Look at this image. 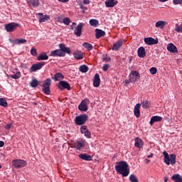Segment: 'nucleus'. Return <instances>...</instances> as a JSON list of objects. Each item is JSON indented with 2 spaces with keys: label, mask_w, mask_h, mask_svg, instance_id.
<instances>
[{
  "label": "nucleus",
  "mask_w": 182,
  "mask_h": 182,
  "mask_svg": "<svg viewBox=\"0 0 182 182\" xmlns=\"http://www.w3.org/2000/svg\"><path fill=\"white\" fill-rule=\"evenodd\" d=\"M115 170L118 174H121L122 177H127L130 174V169H129V165L127 162L124 161H119L115 166Z\"/></svg>",
  "instance_id": "nucleus-1"
},
{
  "label": "nucleus",
  "mask_w": 182,
  "mask_h": 182,
  "mask_svg": "<svg viewBox=\"0 0 182 182\" xmlns=\"http://www.w3.org/2000/svg\"><path fill=\"white\" fill-rule=\"evenodd\" d=\"M60 49L54 50L50 52V55L52 56H60L63 57L65 56V53H68L70 55V48L66 47L65 44H59Z\"/></svg>",
  "instance_id": "nucleus-2"
},
{
  "label": "nucleus",
  "mask_w": 182,
  "mask_h": 182,
  "mask_svg": "<svg viewBox=\"0 0 182 182\" xmlns=\"http://www.w3.org/2000/svg\"><path fill=\"white\" fill-rule=\"evenodd\" d=\"M164 154V161L165 163V164H166L167 166H170V164H171L172 166H173V164H176V154H171L170 156L168 155V153H167V151H164L163 152Z\"/></svg>",
  "instance_id": "nucleus-3"
},
{
  "label": "nucleus",
  "mask_w": 182,
  "mask_h": 182,
  "mask_svg": "<svg viewBox=\"0 0 182 182\" xmlns=\"http://www.w3.org/2000/svg\"><path fill=\"white\" fill-rule=\"evenodd\" d=\"M50 85H52V80L50 78H47L44 80L42 85V90L46 95H50Z\"/></svg>",
  "instance_id": "nucleus-4"
},
{
  "label": "nucleus",
  "mask_w": 182,
  "mask_h": 182,
  "mask_svg": "<svg viewBox=\"0 0 182 182\" xmlns=\"http://www.w3.org/2000/svg\"><path fill=\"white\" fill-rule=\"evenodd\" d=\"M75 124L78 126H82V124H85L87 120V115L81 114L75 117Z\"/></svg>",
  "instance_id": "nucleus-5"
},
{
  "label": "nucleus",
  "mask_w": 182,
  "mask_h": 182,
  "mask_svg": "<svg viewBox=\"0 0 182 182\" xmlns=\"http://www.w3.org/2000/svg\"><path fill=\"white\" fill-rule=\"evenodd\" d=\"M19 25L16 23H7L4 26V29H6V32H14V31H16V28H18Z\"/></svg>",
  "instance_id": "nucleus-6"
},
{
  "label": "nucleus",
  "mask_w": 182,
  "mask_h": 182,
  "mask_svg": "<svg viewBox=\"0 0 182 182\" xmlns=\"http://www.w3.org/2000/svg\"><path fill=\"white\" fill-rule=\"evenodd\" d=\"M129 77L131 83H134V82H137L140 79V74L137 71H132Z\"/></svg>",
  "instance_id": "nucleus-7"
},
{
  "label": "nucleus",
  "mask_w": 182,
  "mask_h": 182,
  "mask_svg": "<svg viewBox=\"0 0 182 182\" xmlns=\"http://www.w3.org/2000/svg\"><path fill=\"white\" fill-rule=\"evenodd\" d=\"M83 26H85V23H80L74 30V34L75 36H82V29H83Z\"/></svg>",
  "instance_id": "nucleus-8"
},
{
  "label": "nucleus",
  "mask_w": 182,
  "mask_h": 182,
  "mask_svg": "<svg viewBox=\"0 0 182 182\" xmlns=\"http://www.w3.org/2000/svg\"><path fill=\"white\" fill-rule=\"evenodd\" d=\"M43 66H45V62L35 63L31 67L30 72H36V70L42 69V67Z\"/></svg>",
  "instance_id": "nucleus-9"
},
{
  "label": "nucleus",
  "mask_w": 182,
  "mask_h": 182,
  "mask_svg": "<svg viewBox=\"0 0 182 182\" xmlns=\"http://www.w3.org/2000/svg\"><path fill=\"white\" fill-rule=\"evenodd\" d=\"M11 164L15 168H21L23 167V161L21 159H14L11 161Z\"/></svg>",
  "instance_id": "nucleus-10"
},
{
  "label": "nucleus",
  "mask_w": 182,
  "mask_h": 182,
  "mask_svg": "<svg viewBox=\"0 0 182 182\" xmlns=\"http://www.w3.org/2000/svg\"><path fill=\"white\" fill-rule=\"evenodd\" d=\"M58 89L60 90H65V89H67V90H70V85L66 81H60L58 84Z\"/></svg>",
  "instance_id": "nucleus-11"
},
{
  "label": "nucleus",
  "mask_w": 182,
  "mask_h": 182,
  "mask_svg": "<svg viewBox=\"0 0 182 182\" xmlns=\"http://www.w3.org/2000/svg\"><path fill=\"white\" fill-rule=\"evenodd\" d=\"M80 132L82 134H85V137H87V139H90L92 137V134H90V132L89 129H87V126L83 125L80 127Z\"/></svg>",
  "instance_id": "nucleus-12"
},
{
  "label": "nucleus",
  "mask_w": 182,
  "mask_h": 182,
  "mask_svg": "<svg viewBox=\"0 0 182 182\" xmlns=\"http://www.w3.org/2000/svg\"><path fill=\"white\" fill-rule=\"evenodd\" d=\"M87 102H89V100L87 99L82 100L80 105L78 106L79 110L81 112H87Z\"/></svg>",
  "instance_id": "nucleus-13"
},
{
  "label": "nucleus",
  "mask_w": 182,
  "mask_h": 182,
  "mask_svg": "<svg viewBox=\"0 0 182 182\" xmlns=\"http://www.w3.org/2000/svg\"><path fill=\"white\" fill-rule=\"evenodd\" d=\"M144 42L146 45H157L159 43V41L156 40L151 37H148L144 38Z\"/></svg>",
  "instance_id": "nucleus-14"
},
{
  "label": "nucleus",
  "mask_w": 182,
  "mask_h": 182,
  "mask_svg": "<svg viewBox=\"0 0 182 182\" xmlns=\"http://www.w3.org/2000/svg\"><path fill=\"white\" fill-rule=\"evenodd\" d=\"M167 50L171 53H178V50L177 49V46H174V44L170 43L167 45Z\"/></svg>",
  "instance_id": "nucleus-15"
},
{
  "label": "nucleus",
  "mask_w": 182,
  "mask_h": 182,
  "mask_svg": "<svg viewBox=\"0 0 182 182\" xmlns=\"http://www.w3.org/2000/svg\"><path fill=\"white\" fill-rule=\"evenodd\" d=\"M107 8H114L117 5V1L116 0H107L105 2Z\"/></svg>",
  "instance_id": "nucleus-16"
},
{
  "label": "nucleus",
  "mask_w": 182,
  "mask_h": 182,
  "mask_svg": "<svg viewBox=\"0 0 182 182\" xmlns=\"http://www.w3.org/2000/svg\"><path fill=\"white\" fill-rule=\"evenodd\" d=\"M122 46H123V40H119L117 42L112 45V50H119Z\"/></svg>",
  "instance_id": "nucleus-17"
},
{
  "label": "nucleus",
  "mask_w": 182,
  "mask_h": 182,
  "mask_svg": "<svg viewBox=\"0 0 182 182\" xmlns=\"http://www.w3.org/2000/svg\"><path fill=\"white\" fill-rule=\"evenodd\" d=\"M93 86L95 87H99L100 86V76L98 73H96L94 76Z\"/></svg>",
  "instance_id": "nucleus-18"
},
{
  "label": "nucleus",
  "mask_w": 182,
  "mask_h": 182,
  "mask_svg": "<svg viewBox=\"0 0 182 182\" xmlns=\"http://www.w3.org/2000/svg\"><path fill=\"white\" fill-rule=\"evenodd\" d=\"M38 16L40 23H42V22H46V21H49V19H50V16L46 14L43 16V14L42 13H39Z\"/></svg>",
  "instance_id": "nucleus-19"
},
{
  "label": "nucleus",
  "mask_w": 182,
  "mask_h": 182,
  "mask_svg": "<svg viewBox=\"0 0 182 182\" xmlns=\"http://www.w3.org/2000/svg\"><path fill=\"white\" fill-rule=\"evenodd\" d=\"M85 146V140L81 139L80 141H77L74 143V147L76 150H80L82 147Z\"/></svg>",
  "instance_id": "nucleus-20"
},
{
  "label": "nucleus",
  "mask_w": 182,
  "mask_h": 182,
  "mask_svg": "<svg viewBox=\"0 0 182 182\" xmlns=\"http://www.w3.org/2000/svg\"><path fill=\"white\" fill-rule=\"evenodd\" d=\"M141 106V104L138 103L134 107V113L137 119H139V117H140V107Z\"/></svg>",
  "instance_id": "nucleus-21"
},
{
  "label": "nucleus",
  "mask_w": 182,
  "mask_h": 182,
  "mask_svg": "<svg viewBox=\"0 0 182 182\" xmlns=\"http://www.w3.org/2000/svg\"><path fill=\"white\" fill-rule=\"evenodd\" d=\"M161 120H163V117L160 116H154L151 118L149 124L153 126L154 123H156V122H161Z\"/></svg>",
  "instance_id": "nucleus-22"
},
{
  "label": "nucleus",
  "mask_w": 182,
  "mask_h": 182,
  "mask_svg": "<svg viewBox=\"0 0 182 182\" xmlns=\"http://www.w3.org/2000/svg\"><path fill=\"white\" fill-rule=\"evenodd\" d=\"M134 140H135V144H134L135 147H137V149H142L144 145L143 140L137 137L135 138Z\"/></svg>",
  "instance_id": "nucleus-23"
},
{
  "label": "nucleus",
  "mask_w": 182,
  "mask_h": 182,
  "mask_svg": "<svg viewBox=\"0 0 182 182\" xmlns=\"http://www.w3.org/2000/svg\"><path fill=\"white\" fill-rule=\"evenodd\" d=\"M137 53L139 58H144L146 56V49L144 48V47H139L138 48Z\"/></svg>",
  "instance_id": "nucleus-24"
},
{
  "label": "nucleus",
  "mask_w": 182,
  "mask_h": 182,
  "mask_svg": "<svg viewBox=\"0 0 182 182\" xmlns=\"http://www.w3.org/2000/svg\"><path fill=\"white\" fill-rule=\"evenodd\" d=\"M168 23L166 21H159L156 23L155 26L156 28H160V29H163L166 25H168Z\"/></svg>",
  "instance_id": "nucleus-25"
},
{
  "label": "nucleus",
  "mask_w": 182,
  "mask_h": 182,
  "mask_svg": "<svg viewBox=\"0 0 182 182\" xmlns=\"http://www.w3.org/2000/svg\"><path fill=\"white\" fill-rule=\"evenodd\" d=\"M79 158L86 161H92V156L87 155V154H80Z\"/></svg>",
  "instance_id": "nucleus-26"
},
{
  "label": "nucleus",
  "mask_w": 182,
  "mask_h": 182,
  "mask_svg": "<svg viewBox=\"0 0 182 182\" xmlns=\"http://www.w3.org/2000/svg\"><path fill=\"white\" fill-rule=\"evenodd\" d=\"M106 35V33L100 29H96L95 30V36L97 39H100L102 36H105Z\"/></svg>",
  "instance_id": "nucleus-27"
},
{
  "label": "nucleus",
  "mask_w": 182,
  "mask_h": 182,
  "mask_svg": "<svg viewBox=\"0 0 182 182\" xmlns=\"http://www.w3.org/2000/svg\"><path fill=\"white\" fill-rule=\"evenodd\" d=\"M49 59V56L46 53H41L38 57L37 60H48Z\"/></svg>",
  "instance_id": "nucleus-28"
},
{
  "label": "nucleus",
  "mask_w": 182,
  "mask_h": 182,
  "mask_svg": "<svg viewBox=\"0 0 182 182\" xmlns=\"http://www.w3.org/2000/svg\"><path fill=\"white\" fill-rule=\"evenodd\" d=\"M64 77H65L63 76V74H62V73H57L54 75V77H53V79H54L55 82H58L59 80H63Z\"/></svg>",
  "instance_id": "nucleus-29"
},
{
  "label": "nucleus",
  "mask_w": 182,
  "mask_h": 182,
  "mask_svg": "<svg viewBox=\"0 0 182 182\" xmlns=\"http://www.w3.org/2000/svg\"><path fill=\"white\" fill-rule=\"evenodd\" d=\"M26 2L29 6H39V1L38 0H26Z\"/></svg>",
  "instance_id": "nucleus-30"
},
{
  "label": "nucleus",
  "mask_w": 182,
  "mask_h": 182,
  "mask_svg": "<svg viewBox=\"0 0 182 182\" xmlns=\"http://www.w3.org/2000/svg\"><path fill=\"white\" fill-rule=\"evenodd\" d=\"M73 56L75 59H77V60H80L83 59V53L81 51L75 52L73 53Z\"/></svg>",
  "instance_id": "nucleus-31"
},
{
  "label": "nucleus",
  "mask_w": 182,
  "mask_h": 182,
  "mask_svg": "<svg viewBox=\"0 0 182 182\" xmlns=\"http://www.w3.org/2000/svg\"><path fill=\"white\" fill-rule=\"evenodd\" d=\"M171 178L175 182H182L181 176H180L179 174H175V175L172 176Z\"/></svg>",
  "instance_id": "nucleus-32"
},
{
  "label": "nucleus",
  "mask_w": 182,
  "mask_h": 182,
  "mask_svg": "<svg viewBox=\"0 0 182 182\" xmlns=\"http://www.w3.org/2000/svg\"><path fill=\"white\" fill-rule=\"evenodd\" d=\"M79 70L82 73H86L89 70V68L86 65H82L80 66Z\"/></svg>",
  "instance_id": "nucleus-33"
},
{
  "label": "nucleus",
  "mask_w": 182,
  "mask_h": 182,
  "mask_svg": "<svg viewBox=\"0 0 182 182\" xmlns=\"http://www.w3.org/2000/svg\"><path fill=\"white\" fill-rule=\"evenodd\" d=\"M39 84V82L38 81V80L36 79H33L31 80V82H30V86L31 87H38V85Z\"/></svg>",
  "instance_id": "nucleus-34"
},
{
  "label": "nucleus",
  "mask_w": 182,
  "mask_h": 182,
  "mask_svg": "<svg viewBox=\"0 0 182 182\" xmlns=\"http://www.w3.org/2000/svg\"><path fill=\"white\" fill-rule=\"evenodd\" d=\"M82 46L85 48L87 49V50H92L93 49V46L89 43H84L82 44Z\"/></svg>",
  "instance_id": "nucleus-35"
},
{
  "label": "nucleus",
  "mask_w": 182,
  "mask_h": 182,
  "mask_svg": "<svg viewBox=\"0 0 182 182\" xmlns=\"http://www.w3.org/2000/svg\"><path fill=\"white\" fill-rule=\"evenodd\" d=\"M90 25L91 26H94L95 28H96V26H97V25H99V21H97L96 19H91V20H90Z\"/></svg>",
  "instance_id": "nucleus-36"
},
{
  "label": "nucleus",
  "mask_w": 182,
  "mask_h": 182,
  "mask_svg": "<svg viewBox=\"0 0 182 182\" xmlns=\"http://www.w3.org/2000/svg\"><path fill=\"white\" fill-rule=\"evenodd\" d=\"M0 106L3 107H8V102L4 98H0Z\"/></svg>",
  "instance_id": "nucleus-37"
},
{
  "label": "nucleus",
  "mask_w": 182,
  "mask_h": 182,
  "mask_svg": "<svg viewBox=\"0 0 182 182\" xmlns=\"http://www.w3.org/2000/svg\"><path fill=\"white\" fill-rule=\"evenodd\" d=\"M142 107L144 109H149V107H150V102L148 100H144L142 102Z\"/></svg>",
  "instance_id": "nucleus-38"
},
{
  "label": "nucleus",
  "mask_w": 182,
  "mask_h": 182,
  "mask_svg": "<svg viewBox=\"0 0 182 182\" xmlns=\"http://www.w3.org/2000/svg\"><path fill=\"white\" fill-rule=\"evenodd\" d=\"M10 42L14 43V45H21V43H23V39L10 40Z\"/></svg>",
  "instance_id": "nucleus-39"
},
{
  "label": "nucleus",
  "mask_w": 182,
  "mask_h": 182,
  "mask_svg": "<svg viewBox=\"0 0 182 182\" xmlns=\"http://www.w3.org/2000/svg\"><path fill=\"white\" fill-rule=\"evenodd\" d=\"M129 180L132 182H139V179H137V176H136L134 174L130 175Z\"/></svg>",
  "instance_id": "nucleus-40"
},
{
  "label": "nucleus",
  "mask_w": 182,
  "mask_h": 182,
  "mask_svg": "<svg viewBox=\"0 0 182 182\" xmlns=\"http://www.w3.org/2000/svg\"><path fill=\"white\" fill-rule=\"evenodd\" d=\"M175 31L178 33H182V24L181 25L176 24Z\"/></svg>",
  "instance_id": "nucleus-41"
},
{
  "label": "nucleus",
  "mask_w": 182,
  "mask_h": 182,
  "mask_svg": "<svg viewBox=\"0 0 182 182\" xmlns=\"http://www.w3.org/2000/svg\"><path fill=\"white\" fill-rule=\"evenodd\" d=\"M11 77H12V79H19V77H21V73L18 72L16 74L11 75Z\"/></svg>",
  "instance_id": "nucleus-42"
},
{
  "label": "nucleus",
  "mask_w": 182,
  "mask_h": 182,
  "mask_svg": "<svg viewBox=\"0 0 182 182\" xmlns=\"http://www.w3.org/2000/svg\"><path fill=\"white\" fill-rule=\"evenodd\" d=\"M102 60H104L105 62H110L111 59H110V57L108 56L107 55H103Z\"/></svg>",
  "instance_id": "nucleus-43"
},
{
  "label": "nucleus",
  "mask_w": 182,
  "mask_h": 182,
  "mask_svg": "<svg viewBox=\"0 0 182 182\" xmlns=\"http://www.w3.org/2000/svg\"><path fill=\"white\" fill-rule=\"evenodd\" d=\"M31 54L32 56H36L38 55V52L36 51V48H32L31 50Z\"/></svg>",
  "instance_id": "nucleus-44"
},
{
  "label": "nucleus",
  "mask_w": 182,
  "mask_h": 182,
  "mask_svg": "<svg viewBox=\"0 0 182 182\" xmlns=\"http://www.w3.org/2000/svg\"><path fill=\"white\" fill-rule=\"evenodd\" d=\"M149 72L152 74V75H156L157 73V68L152 67L150 68Z\"/></svg>",
  "instance_id": "nucleus-45"
},
{
  "label": "nucleus",
  "mask_w": 182,
  "mask_h": 182,
  "mask_svg": "<svg viewBox=\"0 0 182 182\" xmlns=\"http://www.w3.org/2000/svg\"><path fill=\"white\" fill-rule=\"evenodd\" d=\"M63 23L65 25H69V23H70V18H65L63 21Z\"/></svg>",
  "instance_id": "nucleus-46"
},
{
  "label": "nucleus",
  "mask_w": 182,
  "mask_h": 182,
  "mask_svg": "<svg viewBox=\"0 0 182 182\" xmlns=\"http://www.w3.org/2000/svg\"><path fill=\"white\" fill-rule=\"evenodd\" d=\"M108 69H109V64H105L102 66V70H104V72H107Z\"/></svg>",
  "instance_id": "nucleus-47"
},
{
  "label": "nucleus",
  "mask_w": 182,
  "mask_h": 182,
  "mask_svg": "<svg viewBox=\"0 0 182 182\" xmlns=\"http://www.w3.org/2000/svg\"><path fill=\"white\" fill-rule=\"evenodd\" d=\"M182 3V0H173L174 5H179Z\"/></svg>",
  "instance_id": "nucleus-48"
},
{
  "label": "nucleus",
  "mask_w": 182,
  "mask_h": 182,
  "mask_svg": "<svg viewBox=\"0 0 182 182\" xmlns=\"http://www.w3.org/2000/svg\"><path fill=\"white\" fill-rule=\"evenodd\" d=\"M11 127H12V124H8L7 125H6L5 129L9 130Z\"/></svg>",
  "instance_id": "nucleus-49"
},
{
  "label": "nucleus",
  "mask_w": 182,
  "mask_h": 182,
  "mask_svg": "<svg viewBox=\"0 0 182 182\" xmlns=\"http://www.w3.org/2000/svg\"><path fill=\"white\" fill-rule=\"evenodd\" d=\"M80 9H82V12H83V14H85V11H86V9H87L86 7L83 5H81Z\"/></svg>",
  "instance_id": "nucleus-50"
},
{
  "label": "nucleus",
  "mask_w": 182,
  "mask_h": 182,
  "mask_svg": "<svg viewBox=\"0 0 182 182\" xmlns=\"http://www.w3.org/2000/svg\"><path fill=\"white\" fill-rule=\"evenodd\" d=\"M83 4H85V5H89L90 4V1L89 0H84Z\"/></svg>",
  "instance_id": "nucleus-51"
},
{
  "label": "nucleus",
  "mask_w": 182,
  "mask_h": 182,
  "mask_svg": "<svg viewBox=\"0 0 182 182\" xmlns=\"http://www.w3.org/2000/svg\"><path fill=\"white\" fill-rule=\"evenodd\" d=\"M130 83H132V82L130 81V78L129 80H125V85L126 86H127L128 85H129Z\"/></svg>",
  "instance_id": "nucleus-52"
},
{
  "label": "nucleus",
  "mask_w": 182,
  "mask_h": 182,
  "mask_svg": "<svg viewBox=\"0 0 182 182\" xmlns=\"http://www.w3.org/2000/svg\"><path fill=\"white\" fill-rule=\"evenodd\" d=\"M5 146V142L4 141H0V147H4Z\"/></svg>",
  "instance_id": "nucleus-53"
},
{
  "label": "nucleus",
  "mask_w": 182,
  "mask_h": 182,
  "mask_svg": "<svg viewBox=\"0 0 182 182\" xmlns=\"http://www.w3.org/2000/svg\"><path fill=\"white\" fill-rule=\"evenodd\" d=\"M59 2H63V3H66V2H69V0H58Z\"/></svg>",
  "instance_id": "nucleus-54"
},
{
  "label": "nucleus",
  "mask_w": 182,
  "mask_h": 182,
  "mask_svg": "<svg viewBox=\"0 0 182 182\" xmlns=\"http://www.w3.org/2000/svg\"><path fill=\"white\" fill-rule=\"evenodd\" d=\"M153 156H154V154H151L149 155L147 157H148V159H151V158H153Z\"/></svg>",
  "instance_id": "nucleus-55"
},
{
  "label": "nucleus",
  "mask_w": 182,
  "mask_h": 182,
  "mask_svg": "<svg viewBox=\"0 0 182 182\" xmlns=\"http://www.w3.org/2000/svg\"><path fill=\"white\" fill-rule=\"evenodd\" d=\"M145 163H146V164H149L150 163V160L145 159Z\"/></svg>",
  "instance_id": "nucleus-56"
},
{
  "label": "nucleus",
  "mask_w": 182,
  "mask_h": 182,
  "mask_svg": "<svg viewBox=\"0 0 182 182\" xmlns=\"http://www.w3.org/2000/svg\"><path fill=\"white\" fill-rule=\"evenodd\" d=\"M160 2H167L168 0H159Z\"/></svg>",
  "instance_id": "nucleus-57"
},
{
  "label": "nucleus",
  "mask_w": 182,
  "mask_h": 182,
  "mask_svg": "<svg viewBox=\"0 0 182 182\" xmlns=\"http://www.w3.org/2000/svg\"><path fill=\"white\" fill-rule=\"evenodd\" d=\"M164 181H165V182L168 181V178L167 177H165V178H164Z\"/></svg>",
  "instance_id": "nucleus-58"
},
{
  "label": "nucleus",
  "mask_w": 182,
  "mask_h": 182,
  "mask_svg": "<svg viewBox=\"0 0 182 182\" xmlns=\"http://www.w3.org/2000/svg\"><path fill=\"white\" fill-rule=\"evenodd\" d=\"M70 29H72V31H73L74 27H73V25H72V26H70Z\"/></svg>",
  "instance_id": "nucleus-59"
},
{
  "label": "nucleus",
  "mask_w": 182,
  "mask_h": 182,
  "mask_svg": "<svg viewBox=\"0 0 182 182\" xmlns=\"http://www.w3.org/2000/svg\"><path fill=\"white\" fill-rule=\"evenodd\" d=\"M73 26H76V23L75 22L73 23Z\"/></svg>",
  "instance_id": "nucleus-60"
},
{
  "label": "nucleus",
  "mask_w": 182,
  "mask_h": 182,
  "mask_svg": "<svg viewBox=\"0 0 182 182\" xmlns=\"http://www.w3.org/2000/svg\"><path fill=\"white\" fill-rule=\"evenodd\" d=\"M26 162L24 161V162H23V166H26Z\"/></svg>",
  "instance_id": "nucleus-61"
},
{
  "label": "nucleus",
  "mask_w": 182,
  "mask_h": 182,
  "mask_svg": "<svg viewBox=\"0 0 182 182\" xmlns=\"http://www.w3.org/2000/svg\"><path fill=\"white\" fill-rule=\"evenodd\" d=\"M0 168H2V166L0 165Z\"/></svg>",
  "instance_id": "nucleus-62"
},
{
  "label": "nucleus",
  "mask_w": 182,
  "mask_h": 182,
  "mask_svg": "<svg viewBox=\"0 0 182 182\" xmlns=\"http://www.w3.org/2000/svg\"><path fill=\"white\" fill-rule=\"evenodd\" d=\"M23 42H24V43L26 42V40H23Z\"/></svg>",
  "instance_id": "nucleus-63"
}]
</instances>
